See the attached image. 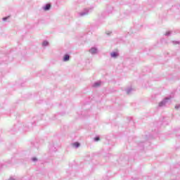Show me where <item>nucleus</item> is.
Instances as JSON below:
<instances>
[{"mask_svg": "<svg viewBox=\"0 0 180 180\" xmlns=\"http://www.w3.org/2000/svg\"><path fill=\"white\" fill-rule=\"evenodd\" d=\"M50 8H51V5L50 4H48L46 5L45 7H44V11H49L50 10Z\"/></svg>", "mask_w": 180, "mask_h": 180, "instance_id": "nucleus-1", "label": "nucleus"}, {"mask_svg": "<svg viewBox=\"0 0 180 180\" xmlns=\"http://www.w3.org/2000/svg\"><path fill=\"white\" fill-rule=\"evenodd\" d=\"M70 60V56L66 54L63 58V61H68Z\"/></svg>", "mask_w": 180, "mask_h": 180, "instance_id": "nucleus-2", "label": "nucleus"}, {"mask_svg": "<svg viewBox=\"0 0 180 180\" xmlns=\"http://www.w3.org/2000/svg\"><path fill=\"white\" fill-rule=\"evenodd\" d=\"M90 53H91V54H95V53H96V49L95 48H91L90 49Z\"/></svg>", "mask_w": 180, "mask_h": 180, "instance_id": "nucleus-3", "label": "nucleus"}, {"mask_svg": "<svg viewBox=\"0 0 180 180\" xmlns=\"http://www.w3.org/2000/svg\"><path fill=\"white\" fill-rule=\"evenodd\" d=\"M117 53H116V52H112V53H111V57H114V58H115V57H117Z\"/></svg>", "mask_w": 180, "mask_h": 180, "instance_id": "nucleus-4", "label": "nucleus"}, {"mask_svg": "<svg viewBox=\"0 0 180 180\" xmlns=\"http://www.w3.org/2000/svg\"><path fill=\"white\" fill-rule=\"evenodd\" d=\"M73 146H74V147L78 148V147H79V143L76 142V143H73Z\"/></svg>", "mask_w": 180, "mask_h": 180, "instance_id": "nucleus-5", "label": "nucleus"}, {"mask_svg": "<svg viewBox=\"0 0 180 180\" xmlns=\"http://www.w3.org/2000/svg\"><path fill=\"white\" fill-rule=\"evenodd\" d=\"M42 45L43 46H49V42H47V41H45L43 42Z\"/></svg>", "mask_w": 180, "mask_h": 180, "instance_id": "nucleus-6", "label": "nucleus"}, {"mask_svg": "<svg viewBox=\"0 0 180 180\" xmlns=\"http://www.w3.org/2000/svg\"><path fill=\"white\" fill-rule=\"evenodd\" d=\"M95 141H99V140H101V139L99 138V136H97L96 138H94Z\"/></svg>", "mask_w": 180, "mask_h": 180, "instance_id": "nucleus-7", "label": "nucleus"}, {"mask_svg": "<svg viewBox=\"0 0 180 180\" xmlns=\"http://www.w3.org/2000/svg\"><path fill=\"white\" fill-rule=\"evenodd\" d=\"M162 105H165V103H164V102L160 103L159 106H162Z\"/></svg>", "mask_w": 180, "mask_h": 180, "instance_id": "nucleus-8", "label": "nucleus"}, {"mask_svg": "<svg viewBox=\"0 0 180 180\" xmlns=\"http://www.w3.org/2000/svg\"><path fill=\"white\" fill-rule=\"evenodd\" d=\"M32 160H34V161H37V158H32Z\"/></svg>", "mask_w": 180, "mask_h": 180, "instance_id": "nucleus-9", "label": "nucleus"}, {"mask_svg": "<svg viewBox=\"0 0 180 180\" xmlns=\"http://www.w3.org/2000/svg\"><path fill=\"white\" fill-rule=\"evenodd\" d=\"M8 19V18H4L3 20H6Z\"/></svg>", "mask_w": 180, "mask_h": 180, "instance_id": "nucleus-10", "label": "nucleus"}, {"mask_svg": "<svg viewBox=\"0 0 180 180\" xmlns=\"http://www.w3.org/2000/svg\"><path fill=\"white\" fill-rule=\"evenodd\" d=\"M95 86H99V84H96Z\"/></svg>", "mask_w": 180, "mask_h": 180, "instance_id": "nucleus-11", "label": "nucleus"}]
</instances>
